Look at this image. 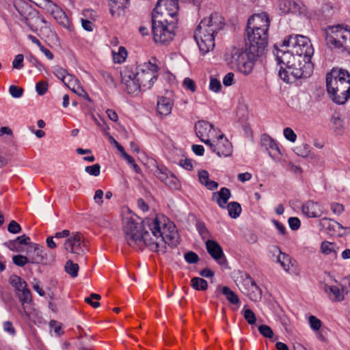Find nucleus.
<instances>
[{
    "label": "nucleus",
    "mask_w": 350,
    "mask_h": 350,
    "mask_svg": "<svg viewBox=\"0 0 350 350\" xmlns=\"http://www.w3.org/2000/svg\"><path fill=\"white\" fill-rule=\"evenodd\" d=\"M124 231L128 245L135 250L147 247L152 252H164L165 244L173 247L178 243L175 225L163 215H157L142 223L126 218Z\"/></svg>",
    "instance_id": "nucleus-1"
},
{
    "label": "nucleus",
    "mask_w": 350,
    "mask_h": 350,
    "mask_svg": "<svg viewBox=\"0 0 350 350\" xmlns=\"http://www.w3.org/2000/svg\"><path fill=\"white\" fill-rule=\"evenodd\" d=\"M269 26L270 21L267 14L252 16L247 21L246 46L261 55L267 46Z\"/></svg>",
    "instance_id": "nucleus-2"
},
{
    "label": "nucleus",
    "mask_w": 350,
    "mask_h": 350,
    "mask_svg": "<svg viewBox=\"0 0 350 350\" xmlns=\"http://www.w3.org/2000/svg\"><path fill=\"white\" fill-rule=\"evenodd\" d=\"M224 19L218 13L202 19L194 32V38L200 51L205 54L215 46V36L224 26Z\"/></svg>",
    "instance_id": "nucleus-3"
},
{
    "label": "nucleus",
    "mask_w": 350,
    "mask_h": 350,
    "mask_svg": "<svg viewBox=\"0 0 350 350\" xmlns=\"http://www.w3.org/2000/svg\"><path fill=\"white\" fill-rule=\"evenodd\" d=\"M326 86L333 101L344 104L350 98V74L342 68H333L326 75Z\"/></svg>",
    "instance_id": "nucleus-4"
},
{
    "label": "nucleus",
    "mask_w": 350,
    "mask_h": 350,
    "mask_svg": "<svg viewBox=\"0 0 350 350\" xmlns=\"http://www.w3.org/2000/svg\"><path fill=\"white\" fill-rule=\"evenodd\" d=\"M326 44L332 50L350 54V29L342 25L327 26L323 29Z\"/></svg>",
    "instance_id": "nucleus-5"
},
{
    "label": "nucleus",
    "mask_w": 350,
    "mask_h": 350,
    "mask_svg": "<svg viewBox=\"0 0 350 350\" xmlns=\"http://www.w3.org/2000/svg\"><path fill=\"white\" fill-rule=\"evenodd\" d=\"M259 55V53L247 46L244 50L233 48L228 64L232 70L247 75L253 70L256 57Z\"/></svg>",
    "instance_id": "nucleus-6"
},
{
    "label": "nucleus",
    "mask_w": 350,
    "mask_h": 350,
    "mask_svg": "<svg viewBox=\"0 0 350 350\" xmlns=\"http://www.w3.org/2000/svg\"><path fill=\"white\" fill-rule=\"evenodd\" d=\"M304 56H301L298 54L293 53L290 59L289 64L286 66V68L280 69L278 75L280 79L286 83H292L297 79L301 78H307L310 76L312 73L313 66L312 64H304L303 67L304 70L301 71L300 68H296L293 67L295 64H297L298 66L301 64V62L306 59Z\"/></svg>",
    "instance_id": "nucleus-7"
},
{
    "label": "nucleus",
    "mask_w": 350,
    "mask_h": 350,
    "mask_svg": "<svg viewBox=\"0 0 350 350\" xmlns=\"http://www.w3.org/2000/svg\"><path fill=\"white\" fill-rule=\"evenodd\" d=\"M281 46L291 48L292 53L304 56L306 59H311L314 54V49L310 39L302 35L288 36L284 38Z\"/></svg>",
    "instance_id": "nucleus-8"
},
{
    "label": "nucleus",
    "mask_w": 350,
    "mask_h": 350,
    "mask_svg": "<svg viewBox=\"0 0 350 350\" xmlns=\"http://www.w3.org/2000/svg\"><path fill=\"white\" fill-rule=\"evenodd\" d=\"M157 65L150 62H145L137 67L135 75L143 91L151 88L157 79Z\"/></svg>",
    "instance_id": "nucleus-9"
},
{
    "label": "nucleus",
    "mask_w": 350,
    "mask_h": 350,
    "mask_svg": "<svg viewBox=\"0 0 350 350\" xmlns=\"http://www.w3.org/2000/svg\"><path fill=\"white\" fill-rule=\"evenodd\" d=\"M152 29L155 42L168 43L174 36V26L161 21L152 19Z\"/></svg>",
    "instance_id": "nucleus-10"
},
{
    "label": "nucleus",
    "mask_w": 350,
    "mask_h": 350,
    "mask_svg": "<svg viewBox=\"0 0 350 350\" xmlns=\"http://www.w3.org/2000/svg\"><path fill=\"white\" fill-rule=\"evenodd\" d=\"M121 84L123 89L129 94H137L142 88L137 81L135 71L131 68H125L121 72Z\"/></svg>",
    "instance_id": "nucleus-11"
},
{
    "label": "nucleus",
    "mask_w": 350,
    "mask_h": 350,
    "mask_svg": "<svg viewBox=\"0 0 350 350\" xmlns=\"http://www.w3.org/2000/svg\"><path fill=\"white\" fill-rule=\"evenodd\" d=\"M64 248L67 252L75 254H82L88 251L83 236L80 232H73L64 243Z\"/></svg>",
    "instance_id": "nucleus-12"
},
{
    "label": "nucleus",
    "mask_w": 350,
    "mask_h": 350,
    "mask_svg": "<svg viewBox=\"0 0 350 350\" xmlns=\"http://www.w3.org/2000/svg\"><path fill=\"white\" fill-rule=\"evenodd\" d=\"M195 130L197 136L206 145L211 142V139L216 137V130L213 125L206 121H199L195 125Z\"/></svg>",
    "instance_id": "nucleus-13"
},
{
    "label": "nucleus",
    "mask_w": 350,
    "mask_h": 350,
    "mask_svg": "<svg viewBox=\"0 0 350 350\" xmlns=\"http://www.w3.org/2000/svg\"><path fill=\"white\" fill-rule=\"evenodd\" d=\"M217 141L211 142L208 146L219 157H228L232 154V146L231 143L224 137L223 134L216 137Z\"/></svg>",
    "instance_id": "nucleus-14"
},
{
    "label": "nucleus",
    "mask_w": 350,
    "mask_h": 350,
    "mask_svg": "<svg viewBox=\"0 0 350 350\" xmlns=\"http://www.w3.org/2000/svg\"><path fill=\"white\" fill-rule=\"evenodd\" d=\"M178 0H158L154 12L161 16H175L178 11Z\"/></svg>",
    "instance_id": "nucleus-15"
},
{
    "label": "nucleus",
    "mask_w": 350,
    "mask_h": 350,
    "mask_svg": "<svg viewBox=\"0 0 350 350\" xmlns=\"http://www.w3.org/2000/svg\"><path fill=\"white\" fill-rule=\"evenodd\" d=\"M350 286H323V291L332 301H341L347 295Z\"/></svg>",
    "instance_id": "nucleus-16"
},
{
    "label": "nucleus",
    "mask_w": 350,
    "mask_h": 350,
    "mask_svg": "<svg viewBox=\"0 0 350 350\" xmlns=\"http://www.w3.org/2000/svg\"><path fill=\"white\" fill-rule=\"evenodd\" d=\"M45 9L61 25L66 26L68 24V18L63 10L51 0H46Z\"/></svg>",
    "instance_id": "nucleus-17"
},
{
    "label": "nucleus",
    "mask_w": 350,
    "mask_h": 350,
    "mask_svg": "<svg viewBox=\"0 0 350 350\" xmlns=\"http://www.w3.org/2000/svg\"><path fill=\"white\" fill-rule=\"evenodd\" d=\"M206 248L210 256L219 264L224 265L226 262L224 254L221 247L215 241L208 239Z\"/></svg>",
    "instance_id": "nucleus-18"
},
{
    "label": "nucleus",
    "mask_w": 350,
    "mask_h": 350,
    "mask_svg": "<svg viewBox=\"0 0 350 350\" xmlns=\"http://www.w3.org/2000/svg\"><path fill=\"white\" fill-rule=\"evenodd\" d=\"M260 144L269 151V156L273 159H279L282 155L278 144L269 135H262L260 138Z\"/></svg>",
    "instance_id": "nucleus-19"
},
{
    "label": "nucleus",
    "mask_w": 350,
    "mask_h": 350,
    "mask_svg": "<svg viewBox=\"0 0 350 350\" xmlns=\"http://www.w3.org/2000/svg\"><path fill=\"white\" fill-rule=\"evenodd\" d=\"M275 51L273 53L275 56L278 64L280 66V69L282 68H286V66L289 64L290 59L294 53H292V50H284L278 49L277 45L274 46Z\"/></svg>",
    "instance_id": "nucleus-20"
},
{
    "label": "nucleus",
    "mask_w": 350,
    "mask_h": 350,
    "mask_svg": "<svg viewBox=\"0 0 350 350\" xmlns=\"http://www.w3.org/2000/svg\"><path fill=\"white\" fill-rule=\"evenodd\" d=\"M43 250L38 245L29 244L27 248V254L31 263H40L44 259Z\"/></svg>",
    "instance_id": "nucleus-21"
},
{
    "label": "nucleus",
    "mask_w": 350,
    "mask_h": 350,
    "mask_svg": "<svg viewBox=\"0 0 350 350\" xmlns=\"http://www.w3.org/2000/svg\"><path fill=\"white\" fill-rule=\"evenodd\" d=\"M62 82L76 94L80 96L87 95L78 80L73 75L68 74Z\"/></svg>",
    "instance_id": "nucleus-22"
},
{
    "label": "nucleus",
    "mask_w": 350,
    "mask_h": 350,
    "mask_svg": "<svg viewBox=\"0 0 350 350\" xmlns=\"http://www.w3.org/2000/svg\"><path fill=\"white\" fill-rule=\"evenodd\" d=\"M302 213L308 217H318L321 215L320 205L313 201H308L302 206Z\"/></svg>",
    "instance_id": "nucleus-23"
},
{
    "label": "nucleus",
    "mask_w": 350,
    "mask_h": 350,
    "mask_svg": "<svg viewBox=\"0 0 350 350\" xmlns=\"http://www.w3.org/2000/svg\"><path fill=\"white\" fill-rule=\"evenodd\" d=\"M230 196V189L226 187H222L219 191L213 193V200L217 202L219 207L225 208Z\"/></svg>",
    "instance_id": "nucleus-24"
},
{
    "label": "nucleus",
    "mask_w": 350,
    "mask_h": 350,
    "mask_svg": "<svg viewBox=\"0 0 350 350\" xmlns=\"http://www.w3.org/2000/svg\"><path fill=\"white\" fill-rule=\"evenodd\" d=\"M173 102L167 97H160L157 100V111L161 115L167 116L172 111Z\"/></svg>",
    "instance_id": "nucleus-25"
},
{
    "label": "nucleus",
    "mask_w": 350,
    "mask_h": 350,
    "mask_svg": "<svg viewBox=\"0 0 350 350\" xmlns=\"http://www.w3.org/2000/svg\"><path fill=\"white\" fill-rule=\"evenodd\" d=\"M129 0H109L110 13L113 16H120Z\"/></svg>",
    "instance_id": "nucleus-26"
},
{
    "label": "nucleus",
    "mask_w": 350,
    "mask_h": 350,
    "mask_svg": "<svg viewBox=\"0 0 350 350\" xmlns=\"http://www.w3.org/2000/svg\"><path fill=\"white\" fill-rule=\"evenodd\" d=\"M232 278L236 284H256L250 275L245 271H234L232 273Z\"/></svg>",
    "instance_id": "nucleus-27"
},
{
    "label": "nucleus",
    "mask_w": 350,
    "mask_h": 350,
    "mask_svg": "<svg viewBox=\"0 0 350 350\" xmlns=\"http://www.w3.org/2000/svg\"><path fill=\"white\" fill-rule=\"evenodd\" d=\"M14 287L16 294L23 305L31 301V294L27 286H14Z\"/></svg>",
    "instance_id": "nucleus-28"
},
{
    "label": "nucleus",
    "mask_w": 350,
    "mask_h": 350,
    "mask_svg": "<svg viewBox=\"0 0 350 350\" xmlns=\"http://www.w3.org/2000/svg\"><path fill=\"white\" fill-rule=\"evenodd\" d=\"M276 250L279 252L276 261L280 264L285 271H290L293 266L291 258L288 254L282 252L278 247H276Z\"/></svg>",
    "instance_id": "nucleus-29"
},
{
    "label": "nucleus",
    "mask_w": 350,
    "mask_h": 350,
    "mask_svg": "<svg viewBox=\"0 0 350 350\" xmlns=\"http://www.w3.org/2000/svg\"><path fill=\"white\" fill-rule=\"evenodd\" d=\"M320 224L323 227H325L329 230H331L332 228L334 231L338 232L340 235V230L344 229V227L338 222L326 217L322 218L320 220Z\"/></svg>",
    "instance_id": "nucleus-30"
},
{
    "label": "nucleus",
    "mask_w": 350,
    "mask_h": 350,
    "mask_svg": "<svg viewBox=\"0 0 350 350\" xmlns=\"http://www.w3.org/2000/svg\"><path fill=\"white\" fill-rule=\"evenodd\" d=\"M221 293L226 296L227 300L231 304L236 306H239L240 304V300L238 295L228 286H224L221 288Z\"/></svg>",
    "instance_id": "nucleus-31"
},
{
    "label": "nucleus",
    "mask_w": 350,
    "mask_h": 350,
    "mask_svg": "<svg viewBox=\"0 0 350 350\" xmlns=\"http://www.w3.org/2000/svg\"><path fill=\"white\" fill-rule=\"evenodd\" d=\"M14 7L19 15L23 18L27 19L28 11L31 10L29 4L22 0H17L14 2Z\"/></svg>",
    "instance_id": "nucleus-32"
},
{
    "label": "nucleus",
    "mask_w": 350,
    "mask_h": 350,
    "mask_svg": "<svg viewBox=\"0 0 350 350\" xmlns=\"http://www.w3.org/2000/svg\"><path fill=\"white\" fill-rule=\"evenodd\" d=\"M228 214L232 218L238 217L241 212V206L239 203L236 202H232L227 206Z\"/></svg>",
    "instance_id": "nucleus-33"
},
{
    "label": "nucleus",
    "mask_w": 350,
    "mask_h": 350,
    "mask_svg": "<svg viewBox=\"0 0 350 350\" xmlns=\"http://www.w3.org/2000/svg\"><path fill=\"white\" fill-rule=\"evenodd\" d=\"M9 244L11 250H15L16 249L17 244L26 245L29 247V244L33 243L30 242V238L29 237L23 234L18 237L15 240L10 241Z\"/></svg>",
    "instance_id": "nucleus-34"
},
{
    "label": "nucleus",
    "mask_w": 350,
    "mask_h": 350,
    "mask_svg": "<svg viewBox=\"0 0 350 350\" xmlns=\"http://www.w3.org/2000/svg\"><path fill=\"white\" fill-rule=\"evenodd\" d=\"M164 184L172 190H178L180 187L179 180L172 173L168 176V178L165 181Z\"/></svg>",
    "instance_id": "nucleus-35"
},
{
    "label": "nucleus",
    "mask_w": 350,
    "mask_h": 350,
    "mask_svg": "<svg viewBox=\"0 0 350 350\" xmlns=\"http://www.w3.org/2000/svg\"><path fill=\"white\" fill-rule=\"evenodd\" d=\"M293 152L299 157H307L310 152V146L305 143L300 144L293 148Z\"/></svg>",
    "instance_id": "nucleus-36"
},
{
    "label": "nucleus",
    "mask_w": 350,
    "mask_h": 350,
    "mask_svg": "<svg viewBox=\"0 0 350 350\" xmlns=\"http://www.w3.org/2000/svg\"><path fill=\"white\" fill-rule=\"evenodd\" d=\"M172 172L164 166H158L155 172V176L157 178L163 183L168 178V176H170Z\"/></svg>",
    "instance_id": "nucleus-37"
},
{
    "label": "nucleus",
    "mask_w": 350,
    "mask_h": 350,
    "mask_svg": "<svg viewBox=\"0 0 350 350\" xmlns=\"http://www.w3.org/2000/svg\"><path fill=\"white\" fill-rule=\"evenodd\" d=\"M113 60L116 63H122L127 57V51L123 46H120L118 49V53H113Z\"/></svg>",
    "instance_id": "nucleus-38"
},
{
    "label": "nucleus",
    "mask_w": 350,
    "mask_h": 350,
    "mask_svg": "<svg viewBox=\"0 0 350 350\" xmlns=\"http://www.w3.org/2000/svg\"><path fill=\"white\" fill-rule=\"evenodd\" d=\"M295 2L292 0H280L279 2V8L283 14H287L291 12Z\"/></svg>",
    "instance_id": "nucleus-39"
},
{
    "label": "nucleus",
    "mask_w": 350,
    "mask_h": 350,
    "mask_svg": "<svg viewBox=\"0 0 350 350\" xmlns=\"http://www.w3.org/2000/svg\"><path fill=\"white\" fill-rule=\"evenodd\" d=\"M101 298L100 295L96 293H92L89 297H86L84 299L85 302L96 308L100 306L98 301Z\"/></svg>",
    "instance_id": "nucleus-40"
},
{
    "label": "nucleus",
    "mask_w": 350,
    "mask_h": 350,
    "mask_svg": "<svg viewBox=\"0 0 350 350\" xmlns=\"http://www.w3.org/2000/svg\"><path fill=\"white\" fill-rule=\"evenodd\" d=\"M336 244L329 241H323L321 245V250L323 254L328 255L335 252Z\"/></svg>",
    "instance_id": "nucleus-41"
},
{
    "label": "nucleus",
    "mask_w": 350,
    "mask_h": 350,
    "mask_svg": "<svg viewBox=\"0 0 350 350\" xmlns=\"http://www.w3.org/2000/svg\"><path fill=\"white\" fill-rule=\"evenodd\" d=\"M242 312H243L244 319L248 323V324L254 325L256 323V317L255 314L254 313V312L252 310H250L249 308H246V309L244 308L242 310Z\"/></svg>",
    "instance_id": "nucleus-42"
},
{
    "label": "nucleus",
    "mask_w": 350,
    "mask_h": 350,
    "mask_svg": "<svg viewBox=\"0 0 350 350\" xmlns=\"http://www.w3.org/2000/svg\"><path fill=\"white\" fill-rule=\"evenodd\" d=\"M65 269L68 273L72 277H75L77 275L79 266L77 264H74L72 261L69 260L66 262Z\"/></svg>",
    "instance_id": "nucleus-43"
},
{
    "label": "nucleus",
    "mask_w": 350,
    "mask_h": 350,
    "mask_svg": "<svg viewBox=\"0 0 350 350\" xmlns=\"http://www.w3.org/2000/svg\"><path fill=\"white\" fill-rule=\"evenodd\" d=\"M184 258L185 261L189 264H196L200 260L198 255L192 251L186 252L184 255Z\"/></svg>",
    "instance_id": "nucleus-44"
},
{
    "label": "nucleus",
    "mask_w": 350,
    "mask_h": 350,
    "mask_svg": "<svg viewBox=\"0 0 350 350\" xmlns=\"http://www.w3.org/2000/svg\"><path fill=\"white\" fill-rule=\"evenodd\" d=\"M183 86L185 90H189L191 92H195L196 91V83L191 78L186 77L183 81Z\"/></svg>",
    "instance_id": "nucleus-45"
},
{
    "label": "nucleus",
    "mask_w": 350,
    "mask_h": 350,
    "mask_svg": "<svg viewBox=\"0 0 350 350\" xmlns=\"http://www.w3.org/2000/svg\"><path fill=\"white\" fill-rule=\"evenodd\" d=\"M13 262L19 267H23L27 263L29 262V257L22 256V255H16L12 258Z\"/></svg>",
    "instance_id": "nucleus-46"
},
{
    "label": "nucleus",
    "mask_w": 350,
    "mask_h": 350,
    "mask_svg": "<svg viewBox=\"0 0 350 350\" xmlns=\"http://www.w3.org/2000/svg\"><path fill=\"white\" fill-rule=\"evenodd\" d=\"M258 331L264 337L271 338L273 336V332L267 325H261L258 327Z\"/></svg>",
    "instance_id": "nucleus-47"
},
{
    "label": "nucleus",
    "mask_w": 350,
    "mask_h": 350,
    "mask_svg": "<svg viewBox=\"0 0 350 350\" xmlns=\"http://www.w3.org/2000/svg\"><path fill=\"white\" fill-rule=\"evenodd\" d=\"M85 171L90 175L98 176L100 172V165L98 163H96L93 165L86 166Z\"/></svg>",
    "instance_id": "nucleus-48"
},
{
    "label": "nucleus",
    "mask_w": 350,
    "mask_h": 350,
    "mask_svg": "<svg viewBox=\"0 0 350 350\" xmlns=\"http://www.w3.org/2000/svg\"><path fill=\"white\" fill-rule=\"evenodd\" d=\"M308 322L311 329L318 331L321 327V321L316 317L311 315L308 318Z\"/></svg>",
    "instance_id": "nucleus-49"
},
{
    "label": "nucleus",
    "mask_w": 350,
    "mask_h": 350,
    "mask_svg": "<svg viewBox=\"0 0 350 350\" xmlns=\"http://www.w3.org/2000/svg\"><path fill=\"white\" fill-rule=\"evenodd\" d=\"M331 122L336 130L340 131L343 127V120L338 114H334L331 118Z\"/></svg>",
    "instance_id": "nucleus-50"
},
{
    "label": "nucleus",
    "mask_w": 350,
    "mask_h": 350,
    "mask_svg": "<svg viewBox=\"0 0 350 350\" xmlns=\"http://www.w3.org/2000/svg\"><path fill=\"white\" fill-rule=\"evenodd\" d=\"M49 84L46 81H41L36 83V90L39 95H44L48 90Z\"/></svg>",
    "instance_id": "nucleus-51"
},
{
    "label": "nucleus",
    "mask_w": 350,
    "mask_h": 350,
    "mask_svg": "<svg viewBox=\"0 0 350 350\" xmlns=\"http://www.w3.org/2000/svg\"><path fill=\"white\" fill-rule=\"evenodd\" d=\"M196 228L202 237V239H206L209 237V232L202 222H198L196 224Z\"/></svg>",
    "instance_id": "nucleus-52"
},
{
    "label": "nucleus",
    "mask_w": 350,
    "mask_h": 350,
    "mask_svg": "<svg viewBox=\"0 0 350 350\" xmlns=\"http://www.w3.org/2000/svg\"><path fill=\"white\" fill-rule=\"evenodd\" d=\"M284 136L291 142H295L297 139V135L290 127H286L283 131Z\"/></svg>",
    "instance_id": "nucleus-53"
},
{
    "label": "nucleus",
    "mask_w": 350,
    "mask_h": 350,
    "mask_svg": "<svg viewBox=\"0 0 350 350\" xmlns=\"http://www.w3.org/2000/svg\"><path fill=\"white\" fill-rule=\"evenodd\" d=\"M9 92L14 98H20L23 94V89L18 86L12 85L9 88Z\"/></svg>",
    "instance_id": "nucleus-54"
},
{
    "label": "nucleus",
    "mask_w": 350,
    "mask_h": 350,
    "mask_svg": "<svg viewBox=\"0 0 350 350\" xmlns=\"http://www.w3.org/2000/svg\"><path fill=\"white\" fill-rule=\"evenodd\" d=\"M53 74L59 79H61L62 81L64 80L66 77L68 75L67 73L66 70L64 68L59 67V66H55L53 68Z\"/></svg>",
    "instance_id": "nucleus-55"
},
{
    "label": "nucleus",
    "mask_w": 350,
    "mask_h": 350,
    "mask_svg": "<svg viewBox=\"0 0 350 350\" xmlns=\"http://www.w3.org/2000/svg\"><path fill=\"white\" fill-rule=\"evenodd\" d=\"M209 88L214 92H219L221 88L220 81L216 78H211Z\"/></svg>",
    "instance_id": "nucleus-56"
},
{
    "label": "nucleus",
    "mask_w": 350,
    "mask_h": 350,
    "mask_svg": "<svg viewBox=\"0 0 350 350\" xmlns=\"http://www.w3.org/2000/svg\"><path fill=\"white\" fill-rule=\"evenodd\" d=\"M23 55L18 54L16 55L12 62V67L15 69H21L23 67Z\"/></svg>",
    "instance_id": "nucleus-57"
},
{
    "label": "nucleus",
    "mask_w": 350,
    "mask_h": 350,
    "mask_svg": "<svg viewBox=\"0 0 350 350\" xmlns=\"http://www.w3.org/2000/svg\"><path fill=\"white\" fill-rule=\"evenodd\" d=\"M8 230L10 233L16 234L21 231V227L16 221L12 220L8 224Z\"/></svg>",
    "instance_id": "nucleus-58"
},
{
    "label": "nucleus",
    "mask_w": 350,
    "mask_h": 350,
    "mask_svg": "<svg viewBox=\"0 0 350 350\" xmlns=\"http://www.w3.org/2000/svg\"><path fill=\"white\" fill-rule=\"evenodd\" d=\"M332 7L329 3H325L321 7V16L323 18L329 17L331 15Z\"/></svg>",
    "instance_id": "nucleus-59"
},
{
    "label": "nucleus",
    "mask_w": 350,
    "mask_h": 350,
    "mask_svg": "<svg viewBox=\"0 0 350 350\" xmlns=\"http://www.w3.org/2000/svg\"><path fill=\"white\" fill-rule=\"evenodd\" d=\"M288 224L293 230H297L300 227V220L297 217H290L288 219Z\"/></svg>",
    "instance_id": "nucleus-60"
},
{
    "label": "nucleus",
    "mask_w": 350,
    "mask_h": 350,
    "mask_svg": "<svg viewBox=\"0 0 350 350\" xmlns=\"http://www.w3.org/2000/svg\"><path fill=\"white\" fill-rule=\"evenodd\" d=\"M198 178L200 183L203 185L209 180V174L206 170H201L198 172Z\"/></svg>",
    "instance_id": "nucleus-61"
},
{
    "label": "nucleus",
    "mask_w": 350,
    "mask_h": 350,
    "mask_svg": "<svg viewBox=\"0 0 350 350\" xmlns=\"http://www.w3.org/2000/svg\"><path fill=\"white\" fill-rule=\"evenodd\" d=\"M331 210L334 214L340 215L345 210V207L342 204L333 203L331 204Z\"/></svg>",
    "instance_id": "nucleus-62"
},
{
    "label": "nucleus",
    "mask_w": 350,
    "mask_h": 350,
    "mask_svg": "<svg viewBox=\"0 0 350 350\" xmlns=\"http://www.w3.org/2000/svg\"><path fill=\"white\" fill-rule=\"evenodd\" d=\"M3 329L5 332L12 336L15 335L16 334L15 329L13 327L12 323L11 321H8L3 323Z\"/></svg>",
    "instance_id": "nucleus-63"
},
{
    "label": "nucleus",
    "mask_w": 350,
    "mask_h": 350,
    "mask_svg": "<svg viewBox=\"0 0 350 350\" xmlns=\"http://www.w3.org/2000/svg\"><path fill=\"white\" fill-rule=\"evenodd\" d=\"M234 74L232 72H228L226 74L223 79V83L225 86H230L232 85L234 82Z\"/></svg>",
    "instance_id": "nucleus-64"
}]
</instances>
